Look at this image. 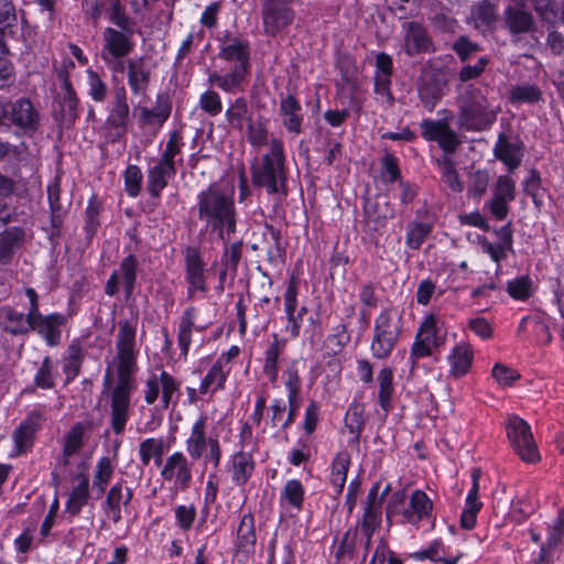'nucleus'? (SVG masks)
I'll use <instances>...</instances> for the list:
<instances>
[{
  "instance_id": "nucleus-32",
  "label": "nucleus",
  "mask_w": 564,
  "mask_h": 564,
  "mask_svg": "<svg viewBox=\"0 0 564 564\" xmlns=\"http://www.w3.org/2000/svg\"><path fill=\"white\" fill-rule=\"evenodd\" d=\"M14 182L0 173V221L9 225L17 220V206L13 204Z\"/></svg>"
},
{
  "instance_id": "nucleus-1",
  "label": "nucleus",
  "mask_w": 564,
  "mask_h": 564,
  "mask_svg": "<svg viewBox=\"0 0 564 564\" xmlns=\"http://www.w3.org/2000/svg\"><path fill=\"white\" fill-rule=\"evenodd\" d=\"M137 319H124L118 324L116 341L117 377L110 388V371L105 376L104 387L108 390L110 405V426L116 435L123 434L130 419L131 394L135 390L133 375L137 371Z\"/></svg>"
},
{
  "instance_id": "nucleus-53",
  "label": "nucleus",
  "mask_w": 564,
  "mask_h": 564,
  "mask_svg": "<svg viewBox=\"0 0 564 564\" xmlns=\"http://www.w3.org/2000/svg\"><path fill=\"white\" fill-rule=\"evenodd\" d=\"M285 341L279 340L278 335H273V341L265 351L263 371L271 379V381L276 380L279 356L283 351Z\"/></svg>"
},
{
  "instance_id": "nucleus-7",
  "label": "nucleus",
  "mask_w": 564,
  "mask_h": 564,
  "mask_svg": "<svg viewBox=\"0 0 564 564\" xmlns=\"http://www.w3.org/2000/svg\"><path fill=\"white\" fill-rule=\"evenodd\" d=\"M102 31L101 59L108 62V58H124L130 55L135 47L134 35L137 34V23L113 24Z\"/></svg>"
},
{
  "instance_id": "nucleus-44",
  "label": "nucleus",
  "mask_w": 564,
  "mask_h": 564,
  "mask_svg": "<svg viewBox=\"0 0 564 564\" xmlns=\"http://www.w3.org/2000/svg\"><path fill=\"white\" fill-rule=\"evenodd\" d=\"M246 134L249 144L252 148L270 147L269 130L265 119L251 120L246 127Z\"/></svg>"
},
{
  "instance_id": "nucleus-11",
  "label": "nucleus",
  "mask_w": 564,
  "mask_h": 564,
  "mask_svg": "<svg viewBox=\"0 0 564 564\" xmlns=\"http://www.w3.org/2000/svg\"><path fill=\"white\" fill-rule=\"evenodd\" d=\"M445 338L446 332L438 319H424L416 333L415 341L410 352L412 369L420 358L431 356L433 349L441 347Z\"/></svg>"
},
{
  "instance_id": "nucleus-35",
  "label": "nucleus",
  "mask_w": 564,
  "mask_h": 564,
  "mask_svg": "<svg viewBox=\"0 0 564 564\" xmlns=\"http://www.w3.org/2000/svg\"><path fill=\"white\" fill-rule=\"evenodd\" d=\"M432 508V501L426 494L415 490L410 497L409 506L403 511V517L408 522L416 524L430 516Z\"/></svg>"
},
{
  "instance_id": "nucleus-39",
  "label": "nucleus",
  "mask_w": 564,
  "mask_h": 564,
  "mask_svg": "<svg viewBox=\"0 0 564 564\" xmlns=\"http://www.w3.org/2000/svg\"><path fill=\"white\" fill-rule=\"evenodd\" d=\"M257 541L254 530V518L251 513L241 517L237 529V547L245 553H251Z\"/></svg>"
},
{
  "instance_id": "nucleus-52",
  "label": "nucleus",
  "mask_w": 564,
  "mask_h": 564,
  "mask_svg": "<svg viewBox=\"0 0 564 564\" xmlns=\"http://www.w3.org/2000/svg\"><path fill=\"white\" fill-rule=\"evenodd\" d=\"M59 319H26L30 329L36 330L50 345H56L61 337Z\"/></svg>"
},
{
  "instance_id": "nucleus-5",
  "label": "nucleus",
  "mask_w": 564,
  "mask_h": 564,
  "mask_svg": "<svg viewBox=\"0 0 564 564\" xmlns=\"http://www.w3.org/2000/svg\"><path fill=\"white\" fill-rule=\"evenodd\" d=\"M208 417L200 415L192 425L185 441V448L193 460L203 459L204 465L209 464L216 469L221 459L219 440L207 435Z\"/></svg>"
},
{
  "instance_id": "nucleus-19",
  "label": "nucleus",
  "mask_w": 564,
  "mask_h": 564,
  "mask_svg": "<svg viewBox=\"0 0 564 564\" xmlns=\"http://www.w3.org/2000/svg\"><path fill=\"white\" fill-rule=\"evenodd\" d=\"M161 477L167 481L174 480L175 486L182 490L187 489L192 481V471L186 456L182 452L170 455L161 470Z\"/></svg>"
},
{
  "instance_id": "nucleus-21",
  "label": "nucleus",
  "mask_w": 564,
  "mask_h": 564,
  "mask_svg": "<svg viewBox=\"0 0 564 564\" xmlns=\"http://www.w3.org/2000/svg\"><path fill=\"white\" fill-rule=\"evenodd\" d=\"M105 213V202L97 193H93L88 199L83 213V232L88 245L93 242L102 225Z\"/></svg>"
},
{
  "instance_id": "nucleus-60",
  "label": "nucleus",
  "mask_w": 564,
  "mask_h": 564,
  "mask_svg": "<svg viewBox=\"0 0 564 564\" xmlns=\"http://www.w3.org/2000/svg\"><path fill=\"white\" fill-rule=\"evenodd\" d=\"M452 50L455 52L462 63H466L470 57L481 51V46L471 41L467 35H459L452 44Z\"/></svg>"
},
{
  "instance_id": "nucleus-13",
  "label": "nucleus",
  "mask_w": 564,
  "mask_h": 564,
  "mask_svg": "<svg viewBox=\"0 0 564 564\" xmlns=\"http://www.w3.org/2000/svg\"><path fill=\"white\" fill-rule=\"evenodd\" d=\"M292 3L293 0H263L262 24L267 35L276 36L293 23L295 11Z\"/></svg>"
},
{
  "instance_id": "nucleus-43",
  "label": "nucleus",
  "mask_w": 564,
  "mask_h": 564,
  "mask_svg": "<svg viewBox=\"0 0 564 564\" xmlns=\"http://www.w3.org/2000/svg\"><path fill=\"white\" fill-rule=\"evenodd\" d=\"M184 147L183 134L180 130L169 132V139L159 162L169 167H176V156L182 153Z\"/></svg>"
},
{
  "instance_id": "nucleus-58",
  "label": "nucleus",
  "mask_w": 564,
  "mask_h": 564,
  "mask_svg": "<svg viewBox=\"0 0 564 564\" xmlns=\"http://www.w3.org/2000/svg\"><path fill=\"white\" fill-rule=\"evenodd\" d=\"M83 362V351L79 344H72L67 349V357L64 365V373L67 381L73 380L79 375Z\"/></svg>"
},
{
  "instance_id": "nucleus-54",
  "label": "nucleus",
  "mask_w": 564,
  "mask_h": 564,
  "mask_svg": "<svg viewBox=\"0 0 564 564\" xmlns=\"http://www.w3.org/2000/svg\"><path fill=\"white\" fill-rule=\"evenodd\" d=\"M87 94L95 102H104L108 96V86L93 68L86 69Z\"/></svg>"
},
{
  "instance_id": "nucleus-29",
  "label": "nucleus",
  "mask_w": 564,
  "mask_h": 564,
  "mask_svg": "<svg viewBox=\"0 0 564 564\" xmlns=\"http://www.w3.org/2000/svg\"><path fill=\"white\" fill-rule=\"evenodd\" d=\"M18 36V9L13 0H0V46L8 50L6 41Z\"/></svg>"
},
{
  "instance_id": "nucleus-8",
  "label": "nucleus",
  "mask_w": 564,
  "mask_h": 564,
  "mask_svg": "<svg viewBox=\"0 0 564 564\" xmlns=\"http://www.w3.org/2000/svg\"><path fill=\"white\" fill-rule=\"evenodd\" d=\"M124 251L128 253L121 259L119 269L110 274L105 284V293L111 297L118 294L121 281L124 297L130 299L135 291L138 275L142 271L139 257L129 247H124Z\"/></svg>"
},
{
  "instance_id": "nucleus-30",
  "label": "nucleus",
  "mask_w": 564,
  "mask_h": 564,
  "mask_svg": "<svg viewBox=\"0 0 564 564\" xmlns=\"http://www.w3.org/2000/svg\"><path fill=\"white\" fill-rule=\"evenodd\" d=\"M225 119L232 130L242 132L245 127L253 119L247 98L240 96L230 100L225 111Z\"/></svg>"
},
{
  "instance_id": "nucleus-4",
  "label": "nucleus",
  "mask_w": 564,
  "mask_h": 564,
  "mask_svg": "<svg viewBox=\"0 0 564 564\" xmlns=\"http://www.w3.org/2000/svg\"><path fill=\"white\" fill-rule=\"evenodd\" d=\"M420 128L422 138L425 141L436 142L444 152V154L436 159L442 181L453 193H462L464 184L456 169V162L452 158L462 144L458 133L449 127L445 119H423L420 122Z\"/></svg>"
},
{
  "instance_id": "nucleus-62",
  "label": "nucleus",
  "mask_w": 564,
  "mask_h": 564,
  "mask_svg": "<svg viewBox=\"0 0 564 564\" xmlns=\"http://www.w3.org/2000/svg\"><path fill=\"white\" fill-rule=\"evenodd\" d=\"M85 429L82 424L74 425L69 433L66 436L65 445H64V464H68V457L76 454L83 446V437H84Z\"/></svg>"
},
{
  "instance_id": "nucleus-55",
  "label": "nucleus",
  "mask_w": 564,
  "mask_h": 564,
  "mask_svg": "<svg viewBox=\"0 0 564 564\" xmlns=\"http://www.w3.org/2000/svg\"><path fill=\"white\" fill-rule=\"evenodd\" d=\"M380 508L366 507L360 522V531L366 538L365 547L368 550L371 545V538L381 522Z\"/></svg>"
},
{
  "instance_id": "nucleus-42",
  "label": "nucleus",
  "mask_w": 564,
  "mask_h": 564,
  "mask_svg": "<svg viewBox=\"0 0 564 564\" xmlns=\"http://www.w3.org/2000/svg\"><path fill=\"white\" fill-rule=\"evenodd\" d=\"M350 465V455L346 452H339L332 464L330 482L337 494L344 489L347 478V471Z\"/></svg>"
},
{
  "instance_id": "nucleus-47",
  "label": "nucleus",
  "mask_w": 564,
  "mask_h": 564,
  "mask_svg": "<svg viewBox=\"0 0 564 564\" xmlns=\"http://www.w3.org/2000/svg\"><path fill=\"white\" fill-rule=\"evenodd\" d=\"M364 411L365 410L361 404L352 403L345 416V425L352 435L351 442L354 444H359L360 434L365 426Z\"/></svg>"
},
{
  "instance_id": "nucleus-31",
  "label": "nucleus",
  "mask_w": 564,
  "mask_h": 564,
  "mask_svg": "<svg viewBox=\"0 0 564 564\" xmlns=\"http://www.w3.org/2000/svg\"><path fill=\"white\" fill-rule=\"evenodd\" d=\"M505 23L511 34L528 33L534 29L533 15L523 8L508 6L505 11Z\"/></svg>"
},
{
  "instance_id": "nucleus-27",
  "label": "nucleus",
  "mask_w": 564,
  "mask_h": 564,
  "mask_svg": "<svg viewBox=\"0 0 564 564\" xmlns=\"http://www.w3.org/2000/svg\"><path fill=\"white\" fill-rule=\"evenodd\" d=\"M151 78V69L144 64L143 59H128L127 62V82L133 96H145Z\"/></svg>"
},
{
  "instance_id": "nucleus-51",
  "label": "nucleus",
  "mask_w": 564,
  "mask_h": 564,
  "mask_svg": "<svg viewBox=\"0 0 564 564\" xmlns=\"http://www.w3.org/2000/svg\"><path fill=\"white\" fill-rule=\"evenodd\" d=\"M379 381V404L384 410V412H389L391 409V399L393 395V372L390 368H383L378 375Z\"/></svg>"
},
{
  "instance_id": "nucleus-9",
  "label": "nucleus",
  "mask_w": 564,
  "mask_h": 564,
  "mask_svg": "<svg viewBox=\"0 0 564 564\" xmlns=\"http://www.w3.org/2000/svg\"><path fill=\"white\" fill-rule=\"evenodd\" d=\"M206 269L197 247L187 246L184 250V280L187 285V300L194 301L208 292Z\"/></svg>"
},
{
  "instance_id": "nucleus-36",
  "label": "nucleus",
  "mask_w": 564,
  "mask_h": 564,
  "mask_svg": "<svg viewBox=\"0 0 564 564\" xmlns=\"http://www.w3.org/2000/svg\"><path fill=\"white\" fill-rule=\"evenodd\" d=\"M249 73L250 70L243 66H232L229 73L220 75L214 72L209 75L208 79L223 91L232 93L242 85Z\"/></svg>"
},
{
  "instance_id": "nucleus-56",
  "label": "nucleus",
  "mask_w": 564,
  "mask_h": 564,
  "mask_svg": "<svg viewBox=\"0 0 564 564\" xmlns=\"http://www.w3.org/2000/svg\"><path fill=\"white\" fill-rule=\"evenodd\" d=\"M122 176L127 195L131 198H137L141 193L143 180L140 166L129 164L123 171Z\"/></svg>"
},
{
  "instance_id": "nucleus-22",
  "label": "nucleus",
  "mask_w": 564,
  "mask_h": 564,
  "mask_svg": "<svg viewBox=\"0 0 564 564\" xmlns=\"http://www.w3.org/2000/svg\"><path fill=\"white\" fill-rule=\"evenodd\" d=\"M177 173L176 167H169L158 162L149 167L147 172V192L153 199V206L156 207L161 200L162 192L169 185L170 180Z\"/></svg>"
},
{
  "instance_id": "nucleus-12",
  "label": "nucleus",
  "mask_w": 564,
  "mask_h": 564,
  "mask_svg": "<svg viewBox=\"0 0 564 564\" xmlns=\"http://www.w3.org/2000/svg\"><path fill=\"white\" fill-rule=\"evenodd\" d=\"M8 126H14L25 135L33 137L40 128V113L31 99L20 97L7 104Z\"/></svg>"
},
{
  "instance_id": "nucleus-15",
  "label": "nucleus",
  "mask_w": 564,
  "mask_h": 564,
  "mask_svg": "<svg viewBox=\"0 0 564 564\" xmlns=\"http://www.w3.org/2000/svg\"><path fill=\"white\" fill-rule=\"evenodd\" d=\"M403 51L406 56L414 57L435 52L434 42L427 29L419 21L402 24Z\"/></svg>"
},
{
  "instance_id": "nucleus-23",
  "label": "nucleus",
  "mask_w": 564,
  "mask_h": 564,
  "mask_svg": "<svg viewBox=\"0 0 564 564\" xmlns=\"http://www.w3.org/2000/svg\"><path fill=\"white\" fill-rule=\"evenodd\" d=\"M130 119V107L128 93L123 85L117 86L113 90L112 100L109 107L107 123L113 129L127 131Z\"/></svg>"
},
{
  "instance_id": "nucleus-17",
  "label": "nucleus",
  "mask_w": 564,
  "mask_h": 564,
  "mask_svg": "<svg viewBox=\"0 0 564 564\" xmlns=\"http://www.w3.org/2000/svg\"><path fill=\"white\" fill-rule=\"evenodd\" d=\"M492 152L494 156L507 167L508 172L513 173L522 163L525 145L519 137L511 141L505 132H500Z\"/></svg>"
},
{
  "instance_id": "nucleus-3",
  "label": "nucleus",
  "mask_w": 564,
  "mask_h": 564,
  "mask_svg": "<svg viewBox=\"0 0 564 564\" xmlns=\"http://www.w3.org/2000/svg\"><path fill=\"white\" fill-rule=\"evenodd\" d=\"M251 183L256 188L264 189L269 196L280 200L289 195V169L284 142L280 138L270 139V148L260 160L250 165Z\"/></svg>"
},
{
  "instance_id": "nucleus-26",
  "label": "nucleus",
  "mask_w": 564,
  "mask_h": 564,
  "mask_svg": "<svg viewBox=\"0 0 564 564\" xmlns=\"http://www.w3.org/2000/svg\"><path fill=\"white\" fill-rule=\"evenodd\" d=\"M172 101L167 94L159 93L152 108L143 107L141 109L140 122L142 126H154L159 128L169 120L172 112Z\"/></svg>"
},
{
  "instance_id": "nucleus-46",
  "label": "nucleus",
  "mask_w": 564,
  "mask_h": 564,
  "mask_svg": "<svg viewBox=\"0 0 564 564\" xmlns=\"http://www.w3.org/2000/svg\"><path fill=\"white\" fill-rule=\"evenodd\" d=\"M432 230V224L420 221L410 223L406 228L405 245L412 250H419L431 235Z\"/></svg>"
},
{
  "instance_id": "nucleus-28",
  "label": "nucleus",
  "mask_w": 564,
  "mask_h": 564,
  "mask_svg": "<svg viewBox=\"0 0 564 564\" xmlns=\"http://www.w3.org/2000/svg\"><path fill=\"white\" fill-rule=\"evenodd\" d=\"M42 423V416L37 412H32L13 432L15 446L14 455L25 453L33 444V438Z\"/></svg>"
},
{
  "instance_id": "nucleus-41",
  "label": "nucleus",
  "mask_w": 564,
  "mask_h": 564,
  "mask_svg": "<svg viewBox=\"0 0 564 564\" xmlns=\"http://www.w3.org/2000/svg\"><path fill=\"white\" fill-rule=\"evenodd\" d=\"M115 467L108 456L98 459L93 477V489L97 491L98 497L102 496L113 475Z\"/></svg>"
},
{
  "instance_id": "nucleus-20",
  "label": "nucleus",
  "mask_w": 564,
  "mask_h": 564,
  "mask_svg": "<svg viewBox=\"0 0 564 564\" xmlns=\"http://www.w3.org/2000/svg\"><path fill=\"white\" fill-rule=\"evenodd\" d=\"M50 208L51 236L59 237L67 210L62 204L61 176H55L46 186Z\"/></svg>"
},
{
  "instance_id": "nucleus-38",
  "label": "nucleus",
  "mask_w": 564,
  "mask_h": 564,
  "mask_svg": "<svg viewBox=\"0 0 564 564\" xmlns=\"http://www.w3.org/2000/svg\"><path fill=\"white\" fill-rule=\"evenodd\" d=\"M300 278L294 272L291 273L288 280V285L284 291V310L286 317H303L307 313L306 306L302 305L299 308V290H300Z\"/></svg>"
},
{
  "instance_id": "nucleus-64",
  "label": "nucleus",
  "mask_w": 564,
  "mask_h": 564,
  "mask_svg": "<svg viewBox=\"0 0 564 564\" xmlns=\"http://www.w3.org/2000/svg\"><path fill=\"white\" fill-rule=\"evenodd\" d=\"M282 498L292 507L301 509L304 500V488L296 479L286 481L282 490Z\"/></svg>"
},
{
  "instance_id": "nucleus-45",
  "label": "nucleus",
  "mask_w": 564,
  "mask_h": 564,
  "mask_svg": "<svg viewBox=\"0 0 564 564\" xmlns=\"http://www.w3.org/2000/svg\"><path fill=\"white\" fill-rule=\"evenodd\" d=\"M507 292L511 299L524 302L534 293L533 280L528 274L509 280Z\"/></svg>"
},
{
  "instance_id": "nucleus-57",
  "label": "nucleus",
  "mask_w": 564,
  "mask_h": 564,
  "mask_svg": "<svg viewBox=\"0 0 564 564\" xmlns=\"http://www.w3.org/2000/svg\"><path fill=\"white\" fill-rule=\"evenodd\" d=\"M381 178L386 184L399 183L403 180L399 159L392 153L387 152L381 159Z\"/></svg>"
},
{
  "instance_id": "nucleus-14",
  "label": "nucleus",
  "mask_w": 564,
  "mask_h": 564,
  "mask_svg": "<svg viewBox=\"0 0 564 564\" xmlns=\"http://www.w3.org/2000/svg\"><path fill=\"white\" fill-rule=\"evenodd\" d=\"M393 58L386 52H378L375 58L373 94L377 100L392 107L395 102L392 93Z\"/></svg>"
},
{
  "instance_id": "nucleus-63",
  "label": "nucleus",
  "mask_w": 564,
  "mask_h": 564,
  "mask_svg": "<svg viewBox=\"0 0 564 564\" xmlns=\"http://www.w3.org/2000/svg\"><path fill=\"white\" fill-rule=\"evenodd\" d=\"M225 380L226 373L223 370V366L220 362H216L203 379L199 391L200 393L205 394L210 388L215 390L221 389L225 384Z\"/></svg>"
},
{
  "instance_id": "nucleus-34",
  "label": "nucleus",
  "mask_w": 564,
  "mask_h": 564,
  "mask_svg": "<svg viewBox=\"0 0 564 564\" xmlns=\"http://www.w3.org/2000/svg\"><path fill=\"white\" fill-rule=\"evenodd\" d=\"M218 57L226 62H236L234 66H243L250 70V43L239 39L226 46H219Z\"/></svg>"
},
{
  "instance_id": "nucleus-33",
  "label": "nucleus",
  "mask_w": 564,
  "mask_h": 564,
  "mask_svg": "<svg viewBox=\"0 0 564 564\" xmlns=\"http://www.w3.org/2000/svg\"><path fill=\"white\" fill-rule=\"evenodd\" d=\"M449 364V375L454 378L465 376L474 360V352L469 345L459 344L455 346L447 357Z\"/></svg>"
},
{
  "instance_id": "nucleus-2",
  "label": "nucleus",
  "mask_w": 564,
  "mask_h": 564,
  "mask_svg": "<svg viewBox=\"0 0 564 564\" xmlns=\"http://www.w3.org/2000/svg\"><path fill=\"white\" fill-rule=\"evenodd\" d=\"M197 217L204 229L227 241L237 230V209L230 195L209 185L197 194Z\"/></svg>"
},
{
  "instance_id": "nucleus-37",
  "label": "nucleus",
  "mask_w": 564,
  "mask_h": 564,
  "mask_svg": "<svg viewBox=\"0 0 564 564\" xmlns=\"http://www.w3.org/2000/svg\"><path fill=\"white\" fill-rule=\"evenodd\" d=\"M75 479L77 485L73 487L66 502V511L72 516H77L89 499V478L86 474H78Z\"/></svg>"
},
{
  "instance_id": "nucleus-6",
  "label": "nucleus",
  "mask_w": 564,
  "mask_h": 564,
  "mask_svg": "<svg viewBox=\"0 0 564 564\" xmlns=\"http://www.w3.org/2000/svg\"><path fill=\"white\" fill-rule=\"evenodd\" d=\"M496 116L488 110L487 98L481 95L466 94L462 99L457 124L468 132H481L490 129Z\"/></svg>"
},
{
  "instance_id": "nucleus-16",
  "label": "nucleus",
  "mask_w": 564,
  "mask_h": 564,
  "mask_svg": "<svg viewBox=\"0 0 564 564\" xmlns=\"http://www.w3.org/2000/svg\"><path fill=\"white\" fill-rule=\"evenodd\" d=\"M516 199V182L509 175L498 176L492 197L485 204L496 220H505L510 212L509 204Z\"/></svg>"
},
{
  "instance_id": "nucleus-49",
  "label": "nucleus",
  "mask_w": 564,
  "mask_h": 564,
  "mask_svg": "<svg viewBox=\"0 0 564 564\" xmlns=\"http://www.w3.org/2000/svg\"><path fill=\"white\" fill-rule=\"evenodd\" d=\"M133 498V490L123 487V480L117 481L107 492L104 506L106 507H123L127 511Z\"/></svg>"
},
{
  "instance_id": "nucleus-25",
  "label": "nucleus",
  "mask_w": 564,
  "mask_h": 564,
  "mask_svg": "<svg viewBox=\"0 0 564 564\" xmlns=\"http://www.w3.org/2000/svg\"><path fill=\"white\" fill-rule=\"evenodd\" d=\"M0 231V263L9 264L24 242L26 232L21 226L3 227Z\"/></svg>"
},
{
  "instance_id": "nucleus-10",
  "label": "nucleus",
  "mask_w": 564,
  "mask_h": 564,
  "mask_svg": "<svg viewBox=\"0 0 564 564\" xmlns=\"http://www.w3.org/2000/svg\"><path fill=\"white\" fill-rule=\"evenodd\" d=\"M506 430L512 448L522 460L527 463L539 462L540 454L531 427L523 419L511 415L507 421Z\"/></svg>"
},
{
  "instance_id": "nucleus-40",
  "label": "nucleus",
  "mask_w": 564,
  "mask_h": 564,
  "mask_svg": "<svg viewBox=\"0 0 564 564\" xmlns=\"http://www.w3.org/2000/svg\"><path fill=\"white\" fill-rule=\"evenodd\" d=\"M254 463L250 453L240 451L232 457V480L237 485H245L251 477Z\"/></svg>"
},
{
  "instance_id": "nucleus-50",
  "label": "nucleus",
  "mask_w": 564,
  "mask_h": 564,
  "mask_svg": "<svg viewBox=\"0 0 564 564\" xmlns=\"http://www.w3.org/2000/svg\"><path fill=\"white\" fill-rule=\"evenodd\" d=\"M61 119L68 126L74 124L78 119L79 98L76 93L62 94L57 97Z\"/></svg>"
},
{
  "instance_id": "nucleus-48",
  "label": "nucleus",
  "mask_w": 564,
  "mask_h": 564,
  "mask_svg": "<svg viewBox=\"0 0 564 564\" xmlns=\"http://www.w3.org/2000/svg\"><path fill=\"white\" fill-rule=\"evenodd\" d=\"M542 99V91L535 85H516L509 93L511 104H538Z\"/></svg>"
},
{
  "instance_id": "nucleus-61",
  "label": "nucleus",
  "mask_w": 564,
  "mask_h": 564,
  "mask_svg": "<svg viewBox=\"0 0 564 564\" xmlns=\"http://www.w3.org/2000/svg\"><path fill=\"white\" fill-rule=\"evenodd\" d=\"M471 14L477 23L486 28H490L497 20L496 6L488 0L477 3Z\"/></svg>"
},
{
  "instance_id": "nucleus-18",
  "label": "nucleus",
  "mask_w": 564,
  "mask_h": 564,
  "mask_svg": "<svg viewBox=\"0 0 564 564\" xmlns=\"http://www.w3.org/2000/svg\"><path fill=\"white\" fill-rule=\"evenodd\" d=\"M400 319H377L371 350L375 357L386 358L392 351L400 330Z\"/></svg>"
},
{
  "instance_id": "nucleus-59",
  "label": "nucleus",
  "mask_w": 564,
  "mask_h": 564,
  "mask_svg": "<svg viewBox=\"0 0 564 564\" xmlns=\"http://www.w3.org/2000/svg\"><path fill=\"white\" fill-rule=\"evenodd\" d=\"M164 441L163 438L150 437L142 441L139 445V455L141 463L148 466L154 456H163Z\"/></svg>"
},
{
  "instance_id": "nucleus-24",
  "label": "nucleus",
  "mask_w": 564,
  "mask_h": 564,
  "mask_svg": "<svg viewBox=\"0 0 564 564\" xmlns=\"http://www.w3.org/2000/svg\"><path fill=\"white\" fill-rule=\"evenodd\" d=\"M280 115L283 118V127L289 133L299 135L302 132L304 116L302 105L295 95L288 94L281 97Z\"/></svg>"
}]
</instances>
